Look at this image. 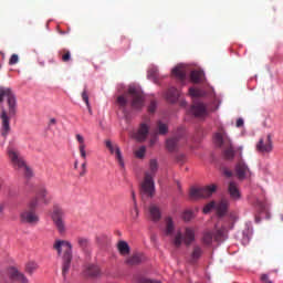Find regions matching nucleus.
<instances>
[{
	"label": "nucleus",
	"instance_id": "nucleus-34",
	"mask_svg": "<svg viewBox=\"0 0 283 283\" xmlns=\"http://www.w3.org/2000/svg\"><path fill=\"white\" fill-rule=\"evenodd\" d=\"M36 269H39V264H36V262H34V261H29L25 264V273H28L29 275H32V273H34V271H36Z\"/></svg>",
	"mask_w": 283,
	"mask_h": 283
},
{
	"label": "nucleus",
	"instance_id": "nucleus-52",
	"mask_svg": "<svg viewBox=\"0 0 283 283\" xmlns=\"http://www.w3.org/2000/svg\"><path fill=\"white\" fill-rule=\"evenodd\" d=\"M86 107H87V111H88V114L92 116V106L90 105V103H88V105H86Z\"/></svg>",
	"mask_w": 283,
	"mask_h": 283
},
{
	"label": "nucleus",
	"instance_id": "nucleus-5",
	"mask_svg": "<svg viewBox=\"0 0 283 283\" xmlns=\"http://www.w3.org/2000/svg\"><path fill=\"white\" fill-rule=\"evenodd\" d=\"M8 156L14 169H20L27 178H32V169L25 165L21 153L14 148H8Z\"/></svg>",
	"mask_w": 283,
	"mask_h": 283
},
{
	"label": "nucleus",
	"instance_id": "nucleus-4",
	"mask_svg": "<svg viewBox=\"0 0 283 283\" xmlns=\"http://www.w3.org/2000/svg\"><path fill=\"white\" fill-rule=\"evenodd\" d=\"M53 249L57 252V255H62V275L65 276L70 273L72 264V243L67 240H55Z\"/></svg>",
	"mask_w": 283,
	"mask_h": 283
},
{
	"label": "nucleus",
	"instance_id": "nucleus-45",
	"mask_svg": "<svg viewBox=\"0 0 283 283\" xmlns=\"http://www.w3.org/2000/svg\"><path fill=\"white\" fill-rule=\"evenodd\" d=\"M156 107H157L156 101H151L149 106H148L149 114H154V112H156Z\"/></svg>",
	"mask_w": 283,
	"mask_h": 283
},
{
	"label": "nucleus",
	"instance_id": "nucleus-37",
	"mask_svg": "<svg viewBox=\"0 0 283 283\" xmlns=\"http://www.w3.org/2000/svg\"><path fill=\"white\" fill-rule=\"evenodd\" d=\"M105 145L107 147V149L109 150V153L114 156V154H116V148H119L118 145H114L112 144V140H106Z\"/></svg>",
	"mask_w": 283,
	"mask_h": 283
},
{
	"label": "nucleus",
	"instance_id": "nucleus-21",
	"mask_svg": "<svg viewBox=\"0 0 283 283\" xmlns=\"http://www.w3.org/2000/svg\"><path fill=\"white\" fill-rule=\"evenodd\" d=\"M228 193L232 200H240L242 196L240 195V189H238V184L230 181L228 185Z\"/></svg>",
	"mask_w": 283,
	"mask_h": 283
},
{
	"label": "nucleus",
	"instance_id": "nucleus-53",
	"mask_svg": "<svg viewBox=\"0 0 283 283\" xmlns=\"http://www.w3.org/2000/svg\"><path fill=\"white\" fill-rule=\"evenodd\" d=\"M74 169H78V161L77 160L74 163Z\"/></svg>",
	"mask_w": 283,
	"mask_h": 283
},
{
	"label": "nucleus",
	"instance_id": "nucleus-35",
	"mask_svg": "<svg viewBox=\"0 0 283 283\" xmlns=\"http://www.w3.org/2000/svg\"><path fill=\"white\" fill-rule=\"evenodd\" d=\"M189 94H190V96H192V98H202V96H205L206 93H205V91H202L200 88L190 87Z\"/></svg>",
	"mask_w": 283,
	"mask_h": 283
},
{
	"label": "nucleus",
	"instance_id": "nucleus-22",
	"mask_svg": "<svg viewBox=\"0 0 283 283\" xmlns=\"http://www.w3.org/2000/svg\"><path fill=\"white\" fill-rule=\"evenodd\" d=\"M202 253H205V251L202 250V247L195 245L189 259L190 264H196V262H198V260L202 258Z\"/></svg>",
	"mask_w": 283,
	"mask_h": 283
},
{
	"label": "nucleus",
	"instance_id": "nucleus-23",
	"mask_svg": "<svg viewBox=\"0 0 283 283\" xmlns=\"http://www.w3.org/2000/svg\"><path fill=\"white\" fill-rule=\"evenodd\" d=\"M166 98L168 103H176L180 98V91L176 87H170L166 93Z\"/></svg>",
	"mask_w": 283,
	"mask_h": 283
},
{
	"label": "nucleus",
	"instance_id": "nucleus-15",
	"mask_svg": "<svg viewBox=\"0 0 283 283\" xmlns=\"http://www.w3.org/2000/svg\"><path fill=\"white\" fill-rule=\"evenodd\" d=\"M256 151L259 154H263L266 155V154H271V151H273V139L271 137V135H268L266 138H261L259 140V143H256Z\"/></svg>",
	"mask_w": 283,
	"mask_h": 283
},
{
	"label": "nucleus",
	"instance_id": "nucleus-7",
	"mask_svg": "<svg viewBox=\"0 0 283 283\" xmlns=\"http://www.w3.org/2000/svg\"><path fill=\"white\" fill-rule=\"evenodd\" d=\"M185 145H187V132L182 127L178 128L172 137L166 139V148L171 153L178 151Z\"/></svg>",
	"mask_w": 283,
	"mask_h": 283
},
{
	"label": "nucleus",
	"instance_id": "nucleus-19",
	"mask_svg": "<svg viewBox=\"0 0 283 283\" xmlns=\"http://www.w3.org/2000/svg\"><path fill=\"white\" fill-rule=\"evenodd\" d=\"M190 114H193L197 118H202L208 114L207 106L202 103L195 104L190 108Z\"/></svg>",
	"mask_w": 283,
	"mask_h": 283
},
{
	"label": "nucleus",
	"instance_id": "nucleus-17",
	"mask_svg": "<svg viewBox=\"0 0 283 283\" xmlns=\"http://www.w3.org/2000/svg\"><path fill=\"white\" fill-rule=\"evenodd\" d=\"M149 119H146L144 123H142L137 133L135 134L136 140L139 143L147 140V136H149Z\"/></svg>",
	"mask_w": 283,
	"mask_h": 283
},
{
	"label": "nucleus",
	"instance_id": "nucleus-40",
	"mask_svg": "<svg viewBox=\"0 0 283 283\" xmlns=\"http://www.w3.org/2000/svg\"><path fill=\"white\" fill-rule=\"evenodd\" d=\"M87 174V160H84L81 165L80 177L83 178Z\"/></svg>",
	"mask_w": 283,
	"mask_h": 283
},
{
	"label": "nucleus",
	"instance_id": "nucleus-36",
	"mask_svg": "<svg viewBox=\"0 0 283 283\" xmlns=\"http://www.w3.org/2000/svg\"><path fill=\"white\" fill-rule=\"evenodd\" d=\"M76 242L80 249H87V247H90V239L85 237H77Z\"/></svg>",
	"mask_w": 283,
	"mask_h": 283
},
{
	"label": "nucleus",
	"instance_id": "nucleus-27",
	"mask_svg": "<svg viewBox=\"0 0 283 283\" xmlns=\"http://www.w3.org/2000/svg\"><path fill=\"white\" fill-rule=\"evenodd\" d=\"M57 54L63 63H70L72 61V53L67 49H62Z\"/></svg>",
	"mask_w": 283,
	"mask_h": 283
},
{
	"label": "nucleus",
	"instance_id": "nucleus-9",
	"mask_svg": "<svg viewBox=\"0 0 283 283\" xmlns=\"http://www.w3.org/2000/svg\"><path fill=\"white\" fill-rule=\"evenodd\" d=\"M227 238H228L227 237V228L216 227L214 230H212V231L203 232L202 243L206 247H211V244H213V242H217L218 244H220V242H224V240H227Z\"/></svg>",
	"mask_w": 283,
	"mask_h": 283
},
{
	"label": "nucleus",
	"instance_id": "nucleus-18",
	"mask_svg": "<svg viewBox=\"0 0 283 283\" xmlns=\"http://www.w3.org/2000/svg\"><path fill=\"white\" fill-rule=\"evenodd\" d=\"M75 140L78 143L80 156L83 160H87V145H85V137L81 134L75 135Z\"/></svg>",
	"mask_w": 283,
	"mask_h": 283
},
{
	"label": "nucleus",
	"instance_id": "nucleus-47",
	"mask_svg": "<svg viewBox=\"0 0 283 283\" xmlns=\"http://www.w3.org/2000/svg\"><path fill=\"white\" fill-rule=\"evenodd\" d=\"M176 160H177V163L182 164V163H185V160H187V157L185 155L180 154V155H177Z\"/></svg>",
	"mask_w": 283,
	"mask_h": 283
},
{
	"label": "nucleus",
	"instance_id": "nucleus-44",
	"mask_svg": "<svg viewBox=\"0 0 283 283\" xmlns=\"http://www.w3.org/2000/svg\"><path fill=\"white\" fill-rule=\"evenodd\" d=\"M148 76H150V78H158V70L157 69H150L148 71Z\"/></svg>",
	"mask_w": 283,
	"mask_h": 283
},
{
	"label": "nucleus",
	"instance_id": "nucleus-43",
	"mask_svg": "<svg viewBox=\"0 0 283 283\" xmlns=\"http://www.w3.org/2000/svg\"><path fill=\"white\" fill-rule=\"evenodd\" d=\"M82 101H84L86 105H90V95H87V90L82 92Z\"/></svg>",
	"mask_w": 283,
	"mask_h": 283
},
{
	"label": "nucleus",
	"instance_id": "nucleus-13",
	"mask_svg": "<svg viewBox=\"0 0 283 283\" xmlns=\"http://www.w3.org/2000/svg\"><path fill=\"white\" fill-rule=\"evenodd\" d=\"M211 209H216L218 216H220V218H222V216L227 214V211L229 209V200L222 199L217 205H216V201L209 202L208 205H206L203 207V213H209V211H211Z\"/></svg>",
	"mask_w": 283,
	"mask_h": 283
},
{
	"label": "nucleus",
	"instance_id": "nucleus-26",
	"mask_svg": "<svg viewBox=\"0 0 283 283\" xmlns=\"http://www.w3.org/2000/svg\"><path fill=\"white\" fill-rule=\"evenodd\" d=\"M39 199L42 200L44 205H48V202H50V198L48 197V190L45 188H40L36 197L33 198V200H39Z\"/></svg>",
	"mask_w": 283,
	"mask_h": 283
},
{
	"label": "nucleus",
	"instance_id": "nucleus-54",
	"mask_svg": "<svg viewBox=\"0 0 283 283\" xmlns=\"http://www.w3.org/2000/svg\"><path fill=\"white\" fill-rule=\"evenodd\" d=\"M226 176H228L229 178H231V176H232L231 171H226Z\"/></svg>",
	"mask_w": 283,
	"mask_h": 283
},
{
	"label": "nucleus",
	"instance_id": "nucleus-28",
	"mask_svg": "<svg viewBox=\"0 0 283 283\" xmlns=\"http://www.w3.org/2000/svg\"><path fill=\"white\" fill-rule=\"evenodd\" d=\"M205 78V72L202 71H192L190 73V80L192 83H202V80Z\"/></svg>",
	"mask_w": 283,
	"mask_h": 283
},
{
	"label": "nucleus",
	"instance_id": "nucleus-3",
	"mask_svg": "<svg viewBox=\"0 0 283 283\" xmlns=\"http://www.w3.org/2000/svg\"><path fill=\"white\" fill-rule=\"evenodd\" d=\"M158 171V160L151 159L149 163V171L145 174L144 181L140 185L142 198H154L156 193V184L154 182V176Z\"/></svg>",
	"mask_w": 283,
	"mask_h": 283
},
{
	"label": "nucleus",
	"instance_id": "nucleus-46",
	"mask_svg": "<svg viewBox=\"0 0 283 283\" xmlns=\"http://www.w3.org/2000/svg\"><path fill=\"white\" fill-rule=\"evenodd\" d=\"M138 283H160V281H156V280H151V279H147V277H140L138 280Z\"/></svg>",
	"mask_w": 283,
	"mask_h": 283
},
{
	"label": "nucleus",
	"instance_id": "nucleus-20",
	"mask_svg": "<svg viewBox=\"0 0 283 283\" xmlns=\"http://www.w3.org/2000/svg\"><path fill=\"white\" fill-rule=\"evenodd\" d=\"M86 277H98L101 275V268L96 264H87L84 270Z\"/></svg>",
	"mask_w": 283,
	"mask_h": 283
},
{
	"label": "nucleus",
	"instance_id": "nucleus-6",
	"mask_svg": "<svg viewBox=\"0 0 283 283\" xmlns=\"http://www.w3.org/2000/svg\"><path fill=\"white\" fill-rule=\"evenodd\" d=\"M214 144L217 147L223 148V156L226 160H233L235 156V151L233 150V144H231V139L224 133H217L214 135Z\"/></svg>",
	"mask_w": 283,
	"mask_h": 283
},
{
	"label": "nucleus",
	"instance_id": "nucleus-51",
	"mask_svg": "<svg viewBox=\"0 0 283 283\" xmlns=\"http://www.w3.org/2000/svg\"><path fill=\"white\" fill-rule=\"evenodd\" d=\"M256 205H258V207H259V209H264V202H262V201H256Z\"/></svg>",
	"mask_w": 283,
	"mask_h": 283
},
{
	"label": "nucleus",
	"instance_id": "nucleus-8",
	"mask_svg": "<svg viewBox=\"0 0 283 283\" xmlns=\"http://www.w3.org/2000/svg\"><path fill=\"white\" fill-rule=\"evenodd\" d=\"M36 207H39V200L32 199L29 202L28 209L21 212L20 220L24 224H31L32 227L39 224V214H36Z\"/></svg>",
	"mask_w": 283,
	"mask_h": 283
},
{
	"label": "nucleus",
	"instance_id": "nucleus-49",
	"mask_svg": "<svg viewBox=\"0 0 283 283\" xmlns=\"http://www.w3.org/2000/svg\"><path fill=\"white\" fill-rule=\"evenodd\" d=\"M52 125H56V118H51L49 122V127H52Z\"/></svg>",
	"mask_w": 283,
	"mask_h": 283
},
{
	"label": "nucleus",
	"instance_id": "nucleus-48",
	"mask_svg": "<svg viewBox=\"0 0 283 283\" xmlns=\"http://www.w3.org/2000/svg\"><path fill=\"white\" fill-rule=\"evenodd\" d=\"M235 125H237V127H242L244 125V119H242V118L237 119Z\"/></svg>",
	"mask_w": 283,
	"mask_h": 283
},
{
	"label": "nucleus",
	"instance_id": "nucleus-1",
	"mask_svg": "<svg viewBox=\"0 0 283 283\" xmlns=\"http://www.w3.org/2000/svg\"><path fill=\"white\" fill-rule=\"evenodd\" d=\"M7 103V111L2 107L0 114L2 125V136L10 134V118H14L18 112L17 95L12 92V88L0 86V105Z\"/></svg>",
	"mask_w": 283,
	"mask_h": 283
},
{
	"label": "nucleus",
	"instance_id": "nucleus-29",
	"mask_svg": "<svg viewBox=\"0 0 283 283\" xmlns=\"http://www.w3.org/2000/svg\"><path fill=\"white\" fill-rule=\"evenodd\" d=\"M172 76H176V78H179V81H185L187 73H185V69L177 66L172 69Z\"/></svg>",
	"mask_w": 283,
	"mask_h": 283
},
{
	"label": "nucleus",
	"instance_id": "nucleus-25",
	"mask_svg": "<svg viewBox=\"0 0 283 283\" xmlns=\"http://www.w3.org/2000/svg\"><path fill=\"white\" fill-rule=\"evenodd\" d=\"M149 216L154 222H158V220H160V218H161L160 208H158V206H156V205H150L149 206Z\"/></svg>",
	"mask_w": 283,
	"mask_h": 283
},
{
	"label": "nucleus",
	"instance_id": "nucleus-39",
	"mask_svg": "<svg viewBox=\"0 0 283 283\" xmlns=\"http://www.w3.org/2000/svg\"><path fill=\"white\" fill-rule=\"evenodd\" d=\"M184 220H185L186 222H189V221L193 220V211H191V210H186V211L184 212Z\"/></svg>",
	"mask_w": 283,
	"mask_h": 283
},
{
	"label": "nucleus",
	"instance_id": "nucleus-12",
	"mask_svg": "<svg viewBox=\"0 0 283 283\" xmlns=\"http://www.w3.org/2000/svg\"><path fill=\"white\" fill-rule=\"evenodd\" d=\"M59 233H61L63 235V233H65L67 231V228L65 227V212L63 211V209L55 207L53 209L52 216H51Z\"/></svg>",
	"mask_w": 283,
	"mask_h": 283
},
{
	"label": "nucleus",
	"instance_id": "nucleus-14",
	"mask_svg": "<svg viewBox=\"0 0 283 283\" xmlns=\"http://www.w3.org/2000/svg\"><path fill=\"white\" fill-rule=\"evenodd\" d=\"M234 171L239 180H247V178H251V169L244 159H242V155H240V159L235 165Z\"/></svg>",
	"mask_w": 283,
	"mask_h": 283
},
{
	"label": "nucleus",
	"instance_id": "nucleus-32",
	"mask_svg": "<svg viewBox=\"0 0 283 283\" xmlns=\"http://www.w3.org/2000/svg\"><path fill=\"white\" fill-rule=\"evenodd\" d=\"M157 132L160 136H166L169 133V126L163 122H157Z\"/></svg>",
	"mask_w": 283,
	"mask_h": 283
},
{
	"label": "nucleus",
	"instance_id": "nucleus-10",
	"mask_svg": "<svg viewBox=\"0 0 283 283\" xmlns=\"http://www.w3.org/2000/svg\"><path fill=\"white\" fill-rule=\"evenodd\" d=\"M193 240H196V231H193L191 228H186L185 235L180 230L177 231L172 239V244L177 249H180V247H182V242L186 244V247H189Z\"/></svg>",
	"mask_w": 283,
	"mask_h": 283
},
{
	"label": "nucleus",
	"instance_id": "nucleus-31",
	"mask_svg": "<svg viewBox=\"0 0 283 283\" xmlns=\"http://www.w3.org/2000/svg\"><path fill=\"white\" fill-rule=\"evenodd\" d=\"M175 229L176 228L174 226V220L171 219V217H168L166 219V230H165L166 235H174Z\"/></svg>",
	"mask_w": 283,
	"mask_h": 283
},
{
	"label": "nucleus",
	"instance_id": "nucleus-42",
	"mask_svg": "<svg viewBox=\"0 0 283 283\" xmlns=\"http://www.w3.org/2000/svg\"><path fill=\"white\" fill-rule=\"evenodd\" d=\"M19 63V55L18 54H12L10 60H9V65H17Z\"/></svg>",
	"mask_w": 283,
	"mask_h": 283
},
{
	"label": "nucleus",
	"instance_id": "nucleus-11",
	"mask_svg": "<svg viewBox=\"0 0 283 283\" xmlns=\"http://www.w3.org/2000/svg\"><path fill=\"white\" fill-rule=\"evenodd\" d=\"M216 189H218L216 185H210L200 188L192 187L190 188L189 196L191 200H198L200 198H210V196H213V193H216Z\"/></svg>",
	"mask_w": 283,
	"mask_h": 283
},
{
	"label": "nucleus",
	"instance_id": "nucleus-2",
	"mask_svg": "<svg viewBox=\"0 0 283 283\" xmlns=\"http://www.w3.org/2000/svg\"><path fill=\"white\" fill-rule=\"evenodd\" d=\"M130 101V108H129ZM117 107L122 114H124V118H129V114L133 112H140L145 107V95H143V91L140 88H136L135 86L128 87L127 93L117 96L116 99Z\"/></svg>",
	"mask_w": 283,
	"mask_h": 283
},
{
	"label": "nucleus",
	"instance_id": "nucleus-38",
	"mask_svg": "<svg viewBox=\"0 0 283 283\" xmlns=\"http://www.w3.org/2000/svg\"><path fill=\"white\" fill-rule=\"evenodd\" d=\"M146 151L147 148L145 146L139 147L138 150L135 151L136 158H145Z\"/></svg>",
	"mask_w": 283,
	"mask_h": 283
},
{
	"label": "nucleus",
	"instance_id": "nucleus-33",
	"mask_svg": "<svg viewBox=\"0 0 283 283\" xmlns=\"http://www.w3.org/2000/svg\"><path fill=\"white\" fill-rule=\"evenodd\" d=\"M113 156H115V160H117L119 167L125 169V159H123V153L120 151V148H116V151Z\"/></svg>",
	"mask_w": 283,
	"mask_h": 283
},
{
	"label": "nucleus",
	"instance_id": "nucleus-50",
	"mask_svg": "<svg viewBox=\"0 0 283 283\" xmlns=\"http://www.w3.org/2000/svg\"><path fill=\"white\" fill-rule=\"evenodd\" d=\"M132 198H133V202L135 206L136 205V192L134 190H132Z\"/></svg>",
	"mask_w": 283,
	"mask_h": 283
},
{
	"label": "nucleus",
	"instance_id": "nucleus-30",
	"mask_svg": "<svg viewBox=\"0 0 283 283\" xmlns=\"http://www.w3.org/2000/svg\"><path fill=\"white\" fill-rule=\"evenodd\" d=\"M117 249L120 255H129V244L126 241H119Z\"/></svg>",
	"mask_w": 283,
	"mask_h": 283
},
{
	"label": "nucleus",
	"instance_id": "nucleus-16",
	"mask_svg": "<svg viewBox=\"0 0 283 283\" xmlns=\"http://www.w3.org/2000/svg\"><path fill=\"white\" fill-rule=\"evenodd\" d=\"M7 275L12 280V282L28 283V277H25V274L14 266L7 269Z\"/></svg>",
	"mask_w": 283,
	"mask_h": 283
},
{
	"label": "nucleus",
	"instance_id": "nucleus-24",
	"mask_svg": "<svg viewBox=\"0 0 283 283\" xmlns=\"http://www.w3.org/2000/svg\"><path fill=\"white\" fill-rule=\"evenodd\" d=\"M144 260L145 255L136 253L126 260V264H128V266H136L137 264H140Z\"/></svg>",
	"mask_w": 283,
	"mask_h": 283
},
{
	"label": "nucleus",
	"instance_id": "nucleus-41",
	"mask_svg": "<svg viewBox=\"0 0 283 283\" xmlns=\"http://www.w3.org/2000/svg\"><path fill=\"white\" fill-rule=\"evenodd\" d=\"M132 218L133 220H138V203L135 202L134 205V209L132 211Z\"/></svg>",
	"mask_w": 283,
	"mask_h": 283
}]
</instances>
